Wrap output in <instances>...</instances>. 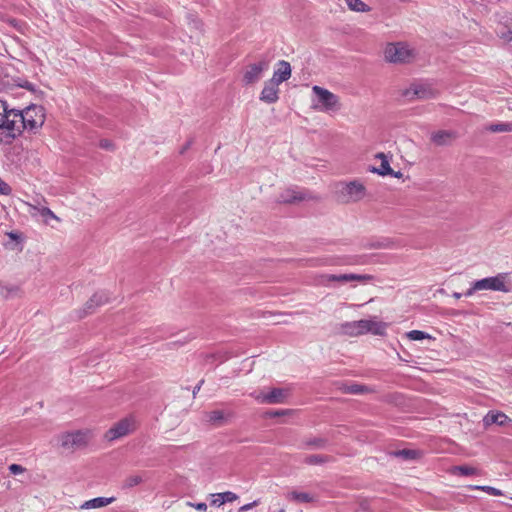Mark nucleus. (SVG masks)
I'll return each instance as SVG.
<instances>
[{
  "mask_svg": "<svg viewBox=\"0 0 512 512\" xmlns=\"http://www.w3.org/2000/svg\"><path fill=\"white\" fill-rule=\"evenodd\" d=\"M17 115L23 123L21 127L30 132L35 133L45 122L44 108L39 105L31 104L20 110V114Z\"/></svg>",
  "mask_w": 512,
  "mask_h": 512,
  "instance_id": "f03ea898",
  "label": "nucleus"
},
{
  "mask_svg": "<svg viewBox=\"0 0 512 512\" xmlns=\"http://www.w3.org/2000/svg\"><path fill=\"white\" fill-rule=\"evenodd\" d=\"M269 68V61L261 59L257 63L249 64L244 73L242 81L245 85H252L261 79L262 73Z\"/></svg>",
  "mask_w": 512,
  "mask_h": 512,
  "instance_id": "9d476101",
  "label": "nucleus"
},
{
  "mask_svg": "<svg viewBox=\"0 0 512 512\" xmlns=\"http://www.w3.org/2000/svg\"><path fill=\"white\" fill-rule=\"evenodd\" d=\"M4 114L2 115V125L0 127V140L5 144H11L25 130L21 126L19 109L9 108L7 102H2Z\"/></svg>",
  "mask_w": 512,
  "mask_h": 512,
  "instance_id": "f257e3e1",
  "label": "nucleus"
},
{
  "mask_svg": "<svg viewBox=\"0 0 512 512\" xmlns=\"http://www.w3.org/2000/svg\"><path fill=\"white\" fill-rule=\"evenodd\" d=\"M109 295L105 291L94 293L85 303L84 308L79 311L78 317L83 318L95 312L96 308L109 302Z\"/></svg>",
  "mask_w": 512,
  "mask_h": 512,
  "instance_id": "9b49d317",
  "label": "nucleus"
},
{
  "mask_svg": "<svg viewBox=\"0 0 512 512\" xmlns=\"http://www.w3.org/2000/svg\"><path fill=\"white\" fill-rule=\"evenodd\" d=\"M385 59L391 63H408L415 57V51L403 42L389 43L384 50Z\"/></svg>",
  "mask_w": 512,
  "mask_h": 512,
  "instance_id": "7ed1b4c3",
  "label": "nucleus"
},
{
  "mask_svg": "<svg viewBox=\"0 0 512 512\" xmlns=\"http://www.w3.org/2000/svg\"><path fill=\"white\" fill-rule=\"evenodd\" d=\"M115 501V498L114 497H109V498H106V497H97V498H94V499H91V500H88L86 502H84L80 508L81 509H95V508H101V507H105L109 504H111L112 502Z\"/></svg>",
  "mask_w": 512,
  "mask_h": 512,
  "instance_id": "4be33fe9",
  "label": "nucleus"
},
{
  "mask_svg": "<svg viewBox=\"0 0 512 512\" xmlns=\"http://www.w3.org/2000/svg\"><path fill=\"white\" fill-rule=\"evenodd\" d=\"M291 496L294 500L302 503H309L313 501V497L309 493L293 491Z\"/></svg>",
  "mask_w": 512,
  "mask_h": 512,
  "instance_id": "c85d7f7f",
  "label": "nucleus"
},
{
  "mask_svg": "<svg viewBox=\"0 0 512 512\" xmlns=\"http://www.w3.org/2000/svg\"><path fill=\"white\" fill-rule=\"evenodd\" d=\"M331 457L327 455H309L305 458L304 462L308 465H319L329 462Z\"/></svg>",
  "mask_w": 512,
  "mask_h": 512,
  "instance_id": "a878e982",
  "label": "nucleus"
},
{
  "mask_svg": "<svg viewBox=\"0 0 512 512\" xmlns=\"http://www.w3.org/2000/svg\"><path fill=\"white\" fill-rule=\"evenodd\" d=\"M307 189H299L297 187H289L283 190L278 198L277 202L281 204H297L303 201L317 200Z\"/></svg>",
  "mask_w": 512,
  "mask_h": 512,
  "instance_id": "39448f33",
  "label": "nucleus"
},
{
  "mask_svg": "<svg viewBox=\"0 0 512 512\" xmlns=\"http://www.w3.org/2000/svg\"><path fill=\"white\" fill-rule=\"evenodd\" d=\"M99 146L103 149H106V150H112L113 149V144L110 140L108 139H102L100 140L99 142Z\"/></svg>",
  "mask_w": 512,
  "mask_h": 512,
  "instance_id": "58836bf2",
  "label": "nucleus"
},
{
  "mask_svg": "<svg viewBox=\"0 0 512 512\" xmlns=\"http://www.w3.org/2000/svg\"><path fill=\"white\" fill-rule=\"evenodd\" d=\"M389 175H390V176H393V177H395V178H401V177L403 176V174H402L400 171L395 172L394 170H393V173H392V174H389Z\"/></svg>",
  "mask_w": 512,
  "mask_h": 512,
  "instance_id": "09e8293b",
  "label": "nucleus"
},
{
  "mask_svg": "<svg viewBox=\"0 0 512 512\" xmlns=\"http://www.w3.org/2000/svg\"><path fill=\"white\" fill-rule=\"evenodd\" d=\"M89 442V432L87 431H73L63 433L60 436L61 447L67 451H75L87 446Z\"/></svg>",
  "mask_w": 512,
  "mask_h": 512,
  "instance_id": "20e7f679",
  "label": "nucleus"
},
{
  "mask_svg": "<svg viewBox=\"0 0 512 512\" xmlns=\"http://www.w3.org/2000/svg\"><path fill=\"white\" fill-rule=\"evenodd\" d=\"M407 336L411 340H423L426 338H430V335L420 330H412L407 333Z\"/></svg>",
  "mask_w": 512,
  "mask_h": 512,
  "instance_id": "2f4dec72",
  "label": "nucleus"
},
{
  "mask_svg": "<svg viewBox=\"0 0 512 512\" xmlns=\"http://www.w3.org/2000/svg\"><path fill=\"white\" fill-rule=\"evenodd\" d=\"M146 474L147 472H142L141 474H133L127 476L122 483V489H131L137 485H140L141 483H143V476Z\"/></svg>",
  "mask_w": 512,
  "mask_h": 512,
  "instance_id": "b1692460",
  "label": "nucleus"
},
{
  "mask_svg": "<svg viewBox=\"0 0 512 512\" xmlns=\"http://www.w3.org/2000/svg\"><path fill=\"white\" fill-rule=\"evenodd\" d=\"M42 216H50L52 218H56L55 214L47 207H44L40 211Z\"/></svg>",
  "mask_w": 512,
  "mask_h": 512,
  "instance_id": "37998d69",
  "label": "nucleus"
},
{
  "mask_svg": "<svg viewBox=\"0 0 512 512\" xmlns=\"http://www.w3.org/2000/svg\"><path fill=\"white\" fill-rule=\"evenodd\" d=\"M8 236L13 239V240H18L19 239V236L18 234L14 233V232H10L8 233Z\"/></svg>",
  "mask_w": 512,
  "mask_h": 512,
  "instance_id": "8fccbe9b",
  "label": "nucleus"
},
{
  "mask_svg": "<svg viewBox=\"0 0 512 512\" xmlns=\"http://www.w3.org/2000/svg\"><path fill=\"white\" fill-rule=\"evenodd\" d=\"M192 143H193V140H192V139L188 140V141L185 143V145L181 148V150H180V154H184V153H185V152H186V151L191 147Z\"/></svg>",
  "mask_w": 512,
  "mask_h": 512,
  "instance_id": "a18cd8bd",
  "label": "nucleus"
},
{
  "mask_svg": "<svg viewBox=\"0 0 512 512\" xmlns=\"http://www.w3.org/2000/svg\"><path fill=\"white\" fill-rule=\"evenodd\" d=\"M279 84H277L275 81L268 80L264 83V87L260 94V100L272 104L278 101L279 99Z\"/></svg>",
  "mask_w": 512,
  "mask_h": 512,
  "instance_id": "4468645a",
  "label": "nucleus"
},
{
  "mask_svg": "<svg viewBox=\"0 0 512 512\" xmlns=\"http://www.w3.org/2000/svg\"><path fill=\"white\" fill-rule=\"evenodd\" d=\"M215 496L219 497V498H222L224 503H226V502H233V501L238 499V496L235 493L230 492V491L223 492V493H218V494H215Z\"/></svg>",
  "mask_w": 512,
  "mask_h": 512,
  "instance_id": "473e14b6",
  "label": "nucleus"
},
{
  "mask_svg": "<svg viewBox=\"0 0 512 512\" xmlns=\"http://www.w3.org/2000/svg\"><path fill=\"white\" fill-rule=\"evenodd\" d=\"M136 430V421L134 417L128 416L115 423L106 433L105 438L113 441L118 438L127 436Z\"/></svg>",
  "mask_w": 512,
  "mask_h": 512,
  "instance_id": "6e6552de",
  "label": "nucleus"
},
{
  "mask_svg": "<svg viewBox=\"0 0 512 512\" xmlns=\"http://www.w3.org/2000/svg\"><path fill=\"white\" fill-rule=\"evenodd\" d=\"M288 413V410H276L268 413L271 417L284 416Z\"/></svg>",
  "mask_w": 512,
  "mask_h": 512,
  "instance_id": "c03bdc74",
  "label": "nucleus"
},
{
  "mask_svg": "<svg viewBox=\"0 0 512 512\" xmlns=\"http://www.w3.org/2000/svg\"><path fill=\"white\" fill-rule=\"evenodd\" d=\"M277 69L273 73V77L270 79L280 84L287 81L291 77V65L285 60H281L277 64Z\"/></svg>",
  "mask_w": 512,
  "mask_h": 512,
  "instance_id": "f3484780",
  "label": "nucleus"
},
{
  "mask_svg": "<svg viewBox=\"0 0 512 512\" xmlns=\"http://www.w3.org/2000/svg\"><path fill=\"white\" fill-rule=\"evenodd\" d=\"M214 497H215V498H214V499L212 500V502H211V504H212V505L221 506V505H223V504H224V501H223V499H222V498L216 497L215 495H214Z\"/></svg>",
  "mask_w": 512,
  "mask_h": 512,
  "instance_id": "49530a36",
  "label": "nucleus"
},
{
  "mask_svg": "<svg viewBox=\"0 0 512 512\" xmlns=\"http://www.w3.org/2000/svg\"><path fill=\"white\" fill-rule=\"evenodd\" d=\"M9 471L12 473V474H20V473H23L25 471V468L22 467L21 465L19 464H11L9 466Z\"/></svg>",
  "mask_w": 512,
  "mask_h": 512,
  "instance_id": "c9c22d12",
  "label": "nucleus"
},
{
  "mask_svg": "<svg viewBox=\"0 0 512 512\" xmlns=\"http://www.w3.org/2000/svg\"><path fill=\"white\" fill-rule=\"evenodd\" d=\"M288 396V390L283 388H273L269 393L256 396L261 403L280 404L284 403Z\"/></svg>",
  "mask_w": 512,
  "mask_h": 512,
  "instance_id": "ddd939ff",
  "label": "nucleus"
},
{
  "mask_svg": "<svg viewBox=\"0 0 512 512\" xmlns=\"http://www.w3.org/2000/svg\"><path fill=\"white\" fill-rule=\"evenodd\" d=\"M234 414L232 412L224 413L222 410H213L207 413V420L210 424L215 426H222L227 423L228 418L233 417Z\"/></svg>",
  "mask_w": 512,
  "mask_h": 512,
  "instance_id": "aec40b11",
  "label": "nucleus"
},
{
  "mask_svg": "<svg viewBox=\"0 0 512 512\" xmlns=\"http://www.w3.org/2000/svg\"><path fill=\"white\" fill-rule=\"evenodd\" d=\"M339 389L343 392V393H346V394H364V393H367L370 391V389L365 386V385H361V384H351V385H348V384H342Z\"/></svg>",
  "mask_w": 512,
  "mask_h": 512,
  "instance_id": "5701e85b",
  "label": "nucleus"
},
{
  "mask_svg": "<svg viewBox=\"0 0 512 512\" xmlns=\"http://www.w3.org/2000/svg\"><path fill=\"white\" fill-rule=\"evenodd\" d=\"M328 444V440L324 437H309L302 441V448L304 449H324Z\"/></svg>",
  "mask_w": 512,
  "mask_h": 512,
  "instance_id": "412c9836",
  "label": "nucleus"
},
{
  "mask_svg": "<svg viewBox=\"0 0 512 512\" xmlns=\"http://www.w3.org/2000/svg\"><path fill=\"white\" fill-rule=\"evenodd\" d=\"M461 296H462V294H461V293H459V292H454V293H453V297H454V298H456V299H460V298H461Z\"/></svg>",
  "mask_w": 512,
  "mask_h": 512,
  "instance_id": "3c124183",
  "label": "nucleus"
},
{
  "mask_svg": "<svg viewBox=\"0 0 512 512\" xmlns=\"http://www.w3.org/2000/svg\"><path fill=\"white\" fill-rule=\"evenodd\" d=\"M488 130L493 133H500V132H512V123H496L491 124L488 127Z\"/></svg>",
  "mask_w": 512,
  "mask_h": 512,
  "instance_id": "cd10ccee",
  "label": "nucleus"
},
{
  "mask_svg": "<svg viewBox=\"0 0 512 512\" xmlns=\"http://www.w3.org/2000/svg\"><path fill=\"white\" fill-rule=\"evenodd\" d=\"M455 470L459 472L462 476H471L477 474V469L474 467L462 465V466H456Z\"/></svg>",
  "mask_w": 512,
  "mask_h": 512,
  "instance_id": "7c9ffc66",
  "label": "nucleus"
},
{
  "mask_svg": "<svg viewBox=\"0 0 512 512\" xmlns=\"http://www.w3.org/2000/svg\"><path fill=\"white\" fill-rule=\"evenodd\" d=\"M393 455L404 460H412L418 458L420 456V452L414 449H402L393 452Z\"/></svg>",
  "mask_w": 512,
  "mask_h": 512,
  "instance_id": "393cba45",
  "label": "nucleus"
},
{
  "mask_svg": "<svg viewBox=\"0 0 512 512\" xmlns=\"http://www.w3.org/2000/svg\"><path fill=\"white\" fill-rule=\"evenodd\" d=\"M348 7L357 12H366L369 11L370 8L361 0H345Z\"/></svg>",
  "mask_w": 512,
  "mask_h": 512,
  "instance_id": "bb28decb",
  "label": "nucleus"
},
{
  "mask_svg": "<svg viewBox=\"0 0 512 512\" xmlns=\"http://www.w3.org/2000/svg\"><path fill=\"white\" fill-rule=\"evenodd\" d=\"M366 188L358 181H351L342 185L338 192L339 200L343 203L357 202L364 198Z\"/></svg>",
  "mask_w": 512,
  "mask_h": 512,
  "instance_id": "0eeeda50",
  "label": "nucleus"
},
{
  "mask_svg": "<svg viewBox=\"0 0 512 512\" xmlns=\"http://www.w3.org/2000/svg\"><path fill=\"white\" fill-rule=\"evenodd\" d=\"M204 383V380L202 379L193 389V395L195 396L196 393H198V391L200 390L202 384Z\"/></svg>",
  "mask_w": 512,
  "mask_h": 512,
  "instance_id": "de8ad7c7",
  "label": "nucleus"
},
{
  "mask_svg": "<svg viewBox=\"0 0 512 512\" xmlns=\"http://www.w3.org/2000/svg\"><path fill=\"white\" fill-rule=\"evenodd\" d=\"M11 187L2 179H0V194L9 195L11 193Z\"/></svg>",
  "mask_w": 512,
  "mask_h": 512,
  "instance_id": "f704fd0d",
  "label": "nucleus"
},
{
  "mask_svg": "<svg viewBox=\"0 0 512 512\" xmlns=\"http://www.w3.org/2000/svg\"><path fill=\"white\" fill-rule=\"evenodd\" d=\"M507 274L500 273L493 277H487L476 281V287L481 290H492L501 292H510L511 287L506 283Z\"/></svg>",
  "mask_w": 512,
  "mask_h": 512,
  "instance_id": "1a4fd4ad",
  "label": "nucleus"
},
{
  "mask_svg": "<svg viewBox=\"0 0 512 512\" xmlns=\"http://www.w3.org/2000/svg\"><path fill=\"white\" fill-rule=\"evenodd\" d=\"M428 94H429V92L423 88H419V89L416 88L414 90V95H416L417 98H420V99L428 98Z\"/></svg>",
  "mask_w": 512,
  "mask_h": 512,
  "instance_id": "e433bc0d",
  "label": "nucleus"
},
{
  "mask_svg": "<svg viewBox=\"0 0 512 512\" xmlns=\"http://www.w3.org/2000/svg\"><path fill=\"white\" fill-rule=\"evenodd\" d=\"M375 158L381 160L380 167H378V168L370 167L369 168L370 172L376 173V174L381 175V176H386L388 174H392L393 173V169L390 167L389 158H388V156L386 154H384L383 152L377 153L375 155Z\"/></svg>",
  "mask_w": 512,
  "mask_h": 512,
  "instance_id": "6ab92c4d",
  "label": "nucleus"
},
{
  "mask_svg": "<svg viewBox=\"0 0 512 512\" xmlns=\"http://www.w3.org/2000/svg\"><path fill=\"white\" fill-rule=\"evenodd\" d=\"M341 328L345 334L350 335V336H357L358 331H356L357 327H356L355 321L343 323L341 325Z\"/></svg>",
  "mask_w": 512,
  "mask_h": 512,
  "instance_id": "c756f323",
  "label": "nucleus"
},
{
  "mask_svg": "<svg viewBox=\"0 0 512 512\" xmlns=\"http://www.w3.org/2000/svg\"><path fill=\"white\" fill-rule=\"evenodd\" d=\"M322 278L326 281H336L340 283H347L351 281H358L361 283H366L368 281L373 280V276L369 274H355V273H345V274H325L322 275Z\"/></svg>",
  "mask_w": 512,
  "mask_h": 512,
  "instance_id": "f8f14e48",
  "label": "nucleus"
},
{
  "mask_svg": "<svg viewBox=\"0 0 512 512\" xmlns=\"http://www.w3.org/2000/svg\"><path fill=\"white\" fill-rule=\"evenodd\" d=\"M312 90L318 97V102L320 103L319 110L334 112L340 109L339 97L337 95L317 85L313 86Z\"/></svg>",
  "mask_w": 512,
  "mask_h": 512,
  "instance_id": "423d86ee",
  "label": "nucleus"
},
{
  "mask_svg": "<svg viewBox=\"0 0 512 512\" xmlns=\"http://www.w3.org/2000/svg\"><path fill=\"white\" fill-rule=\"evenodd\" d=\"M258 503H259V501H258V500H255V501H253V502H251V503L245 504V505H243V506H241V507L239 508V512H245V511H247V510H249V509L253 508L254 506H257V505H258Z\"/></svg>",
  "mask_w": 512,
  "mask_h": 512,
  "instance_id": "ea45409f",
  "label": "nucleus"
},
{
  "mask_svg": "<svg viewBox=\"0 0 512 512\" xmlns=\"http://www.w3.org/2000/svg\"><path fill=\"white\" fill-rule=\"evenodd\" d=\"M476 488L480 489L482 491H485L488 494L493 495V496H502L503 495L502 491L497 489V488H495V487H491V486H477Z\"/></svg>",
  "mask_w": 512,
  "mask_h": 512,
  "instance_id": "72a5a7b5",
  "label": "nucleus"
},
{
  "mask_svg": "<svg viewBox=\"0 0 512 512\" xmlns=\"http://www.w3.org/2000/svg\"><path fill=\"white\" fill-rule=\"evenodd\" d=\"M512 420L503 412L489 411L483 418L484 426H490L496 424L498 426H506L510 424Z\"/></svg>",
  "mask_w": 512,
  "mask_h": 512,
  "instance_id": "dca6fc26",
  "label": "nucleus"
},
{
  "mask_svg": "<svg viewBox=\"0 0 512 512\" xmlns=\"http://www.w3.org/2000/svg\"><path fill=\"white\" fill-rule=\"evenodd\" d=\"M187 505L194 507L198 511H206L207 510V504L204 502H200V503H196V504L192 503V502H187Z\"/></svg>",
  "mask_w": 512,
  "mask_h": 512,
  "instance_id": "4c0bfd02",
  "label": "nucleus"
},
{
  "mask_svg": "<svg viewBox=\"0 0 512 512\" xmlns=\"http://www.w3.org/2000/svg\"><path fill=\"white\" fill-rule=\"evenodd\" d=\"M356 322L357 335H361L367 332H372L375 335H382L384 333V327L371 320H358Z\"/></svg>",
  "mask_w": 512,
  "mask_h": 512,
  "instance_id": "2eb2a0df",
  "label": "nucleus"
},
{
  "mask_svg": "<svg viewBox=\"0 0 512 512\" xmlns=\"http://www.w3.org/2000/svg\"><path fill=\"white\" fill-rule=\"evenodd\" d=\"M481 290L480 288L476 287V281L473 283V285L464 293L465 296H471L476 291Z\"/></svg>",
  "mask_w": 512,
  "mask_h": 512,
  "instance_id": "79ce46f5",
  "label": "nucleus"
},
{
  "mask_svg": "<svg viewBox=\"0 0 512 512\" xmlns=\"http://www.w3.org/2000/svg\"><path fill=\"white\" fill-rule=\"evenodd\" d=\"M507 39H508L509 41H511V40H512V30H509V31H508Z\"/></svg>",
  "mask_w": 512,
  "mask_h": 512,
  "instance_id": "603ef678",
  "label": "nucleus"
},
{
  "mask_svg": "<svg viewBox=\"0 0 512 512\" xmlns=\"http://www.w3.org/2000/svg\"><path fill=\"white\" fill-rule=\"evenodd\" d=\"M19 86L22 88H25L31 92H35V90H36L35 85L28 81H24L23 83H20Z\"/></svg>",
  "mask_w": 512,
  "mask_h": 512,
  "instance_id": "a19ab883",
  "label": "nucleus"
},
{
  "mask_svg": "<svg viewBox=\"0 0 512 512\" xmlns=\"http://www.w3.org/2000/svg\"><path fill=\"white\" fill-rule=\"evenodd\" d=\"M456 138V134L451 131L439 130L431 135V141L437 146H447Z\"/></svg>",
  "mask_w": 512,
  "mask_h": 512,
  "instance_id": "a211bd4d",
  "label": "nucleus"
}]
</instances>
